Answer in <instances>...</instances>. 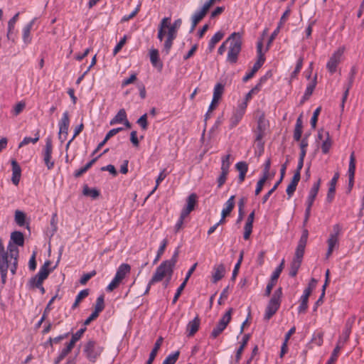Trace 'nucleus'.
Here are the masks:
<instances>
[{
	"mask_svg": "<svg viewBox=\"0 0 364 364\" xmlns=\"http://www.w3.org/2000/svg\"><path fill=\"white\" fill-rule=\"evenodd\" d=\"M224 91V85L221 83H217L214 87L213 96L214 101L220 100Z\"/></svg>",
	"mask_w": 364,
	"mask_h": 364,
	"instance_id": "49530a36",
	"label": "nucleus"
},
{
	"mask_svg": "<svg viewBox=\"0 0 364 364\" xmlns=\"http://www.w3.org/2000/svg\"><path fill=\"white\" fill-rule=\"evenodd\" d=\"M96 274V272L95 270L89 272V273H86V274H84L82 277L80 278V283L82 285H85L87 284V282L92 277H94L95 275Z\"/></svg>",
	"mask_w": 364,
	"mask_h": 364,
	"instance_id": "e2e57ef3",
	"label": "nucleus"
},
{
	"mask_svg": "<svg viewBox=\"0 0 364 364\" xmlns=\"http://www.w3.org/2000/svg\"><path fill=\"white\" fill-rule=\"evenodd\" d=\"M197 202V195L196 193L190 194L186 200V206L184 208L187 211L191 212L194 210Z\"/></svg>",
	"mask_w": 364,
	"mask_h": 364,
	"instance_id": "c85d7f7f",
	"label": "nucleus"
},
{
	"mask_svg": "<svg viewBox=\"0 0 364 364\" xmlns=\"http://www.w3.org/2000/svg\"><path fill=\"white\" fill-rule=\"evenodd\" d=\"M227 41H230V46L226 60L230 64H235L242 49V36L240 33L234 32L228 37Z\"/></svg>",
	"mask_w": 364,
	"mask_h": 364,
	"instance_id": "20e7f679",
	"label": "nucleus"
},
{
	"mask_svg": "<svg viewBox=\"0 0 364 364\" xmlns=\"http://www.w3.org/2000/svg\"><path fill=\"white\" fill-rule=\"evenodd\" d=\"M342 55L343 50L338 49L332 55V56L328 61L326 64V68L331 74L334 73L336 71V68L341 61V58Z\"/></svg>",
	"mask_w": 364,
	"mask_h": 364,
	"instance_id": "9d476101",
	"label": "nucleus"
},
{
	"mask_svg": "<svg viewBox=\"0 0 364 364\" xmlns=\"http://www.w3.org/2000/svg\"><path fill=\"white\" fill-rule=\"evenodd\" d=\"M225 268L223 264H220L214 267V273L213 274V282L216 283L220 280L225 274Z\"/></svg>",
	"mask_w": 364,
	"mask_h": 364,
	"instance_id": "5701e85b",
	"label": "nucleus"
},
{
	"mask_svg": "<svg viewBox=\"0 0 364 364\" xmlns=\"http://www.w3.org/2000/svg\"><path fill=\"white\" fill-rule=\"evenodd\" d=\"M270 167H271V159H270V158H269V159H267L266 160V161L264 164V168H263V171H262V176H267V178H269Z\"/></svg>",
	"mask_w": 364,
	"mask_h": 364,
	"instance_id": "69168bd1",
	"label": "nucleus"
},
{
	"mask_svg": "<svg viewBox=\"0 0 364 364\" xmlns=\"http://www.w3.org/2000/svg\"><path fill=\"white\" fill-rule=\"evenodd\" d=\"M267 176H262V178L257 181L256 189H255V195H259L262 191L264 184L267 180Z\"/></svg>",
	"mask_w": 364,
	"mask_h": 364,
	"instance_id": "0e129e2a",
	"label": "nucleus"
},
{
	"mask_svg": "<svg viewBox=\"0 0 364 364\" xmlns=\"http://www.w3.org/2000/svg\"><path fill=\"white\" fill-rule=\"evenodd\" d=\"M316 85V75L314 77V80L308 85L306 88L305 92L302 99L300 102L301 104L304 103L306 100H307L310 96L312 95Z\"/></svg>",
	"mask_w": 364,
	"mask_h": 364,
	"instance_id": "a878e982",
	"label": "nucleus"
},
{
	"mask_svg": "<svg viewBox=\"0 0 364 364\" xmlns=\"http://www.w3.org/2000/svg\"><path fill=\"white\" fill-rule=\"evenodd\" d=\"M243 114L242 112H238L236 110L233 112L230 119V129H232L236 127L238 123L241 121Z\"/></svg>",
	"mask_w": 364,
	"mask_h": 364,
	"instance_id": "7c9ffc66",
	"label": "nucleus"
},
{
	"mask_svg": "<svg viewBox=\"0 0 364 364\" xmlns=\"http://www.w3.org/2000/svg\"><path fill=\"white\" fill-rule=\"evenodd\" d=\"M53 153V144L50 137L46 139V145L43 151V161L48 170H50L54 166V161L51 160V155Z\"/></svg>",
	"mask_w": 364,
	"mask_h": 364,
	"instance_id": "6e6552de",
	"label": "nucleus"
},
{
	"mask_svg": "<svg viewBox=\"0 0 364 364\" xmlns=\"http://www.w3.org/2000/svg\"><path fill=\"white\" fill-rule=\"evenodd\" d=\"M109 151L108 149H106L105 150H104L103 153L100 154L98 156L94 158L93 159H92L91 161H90L88 163H87L85 164V166L80 168V169L78 170H76L74 173V176L75 178H79L80 176H81L83 173H85L90 168H91V166L95 163V161L98 159V158H100L103 154H105L107 153V151Z\"/></svg>",
	"mask_w": 364,
	"mask_h": 364,
	"instance_id": "dca6fc26",
	"label": "nucleus"
},
{
	"mask_svg": "<svg viewBox=\"0 0 364 364\" xmlns=\"http://www.w3.org/2000/svg\"><path fill=\"white\" fill-rule=\"evenodd\" d=\"M26 215L21 210H16L15 212V221L19 226H23L25 224Z\"/></svg>",
	"mask_w": 364,
	"mask_h": 364,
	"instance_id": "de8ad7c7",
	"label": "nucleus"
},
{
	"mask_svg": "<svg viewBox=\"0 0 364 364\" xmlns=\"http://www.w3.org/2000/svg\"><path fill=\"white\" fill-rule=\"evenodd\" d=\"M341 342V339H338L337 345L335 347V348L333 349V350L331 353V355L330 358L328 359V360L327 361L326 364H334L335 362L336 361L339 351H340L341 348H342L340 346Z\"/></svg>",
	"mask_w": 364,
	"mask_h": 364,
	"instance_id": "473e14b6",
	"label": "nucleus"
},
{
	"mask_svg": "<svg viewBox=\"0 0 364 364\" xmlns=\"http://www.w3.org/2000/svg\"><path fill=\"white\" fill-rule=\"evenodd\" d=\"M39 138H40V136H39V132H37L35 134V137L34 138L29 137V136H26V137L23 138L22 141L19 144L18 148H21V147H22V146H23L25 145H27L29 143L35 144V143H36L39 140Z\"/></svg>",
	"mask_w": 364,
	"mask_h": 364,
	"instance_id": "ea45409f",
	"label": "nucleus"
},
{
	"mask_svg": "<svg viewBox=\"0 0 364 364\" xmlns=\"http://www.w3.org/2000/svg\"><path fill=\"white\" fill-rule=\"evenodd\" d=\"M225 33L222 31H219L215 33V35L211 38L208 43V51L210 53L213 50L215 44L218 43L224 36Z\"/></svg>",
	"mask_w": 364,
	"mask_h": 364,
	"instance_id": "393cba45",
	"label": "nucleus"
},
{
	"mask_svg": "<svg viewBox=\"0 0 364 364\" xmlns=\"http://www.w3.org/2000/svg\"><path fill=\"white\" fill-rule=\"evenodd\" d=\"M281 183V180H278L276 183L274 185L272 188L263 196L262 198V203H265L268 199L269 198L270 196L276 191V189L278 188L279 185Z\"/></svg>",
	"mask_w": 364,
	"mask_h": 364,
	"instance_id": "4d7b16f0",
	"label": "nucleus"
},
{
	"mask_svg": "<svg viewBox=\"0 0 364 364\" xmlns=\"http://www.w3.org/2000/svg\"><path fill=\"white\" fill-rule=\"evenodd\" d=\"M32 24H27L23 29V41L26 44H28L31 41V30Z\"/></svg>",
	"mask_w": 364,
	"mask_h": 364,
	"instance_id": "c03bdc74",
	"label": "nucleus"
},
{
	"mask_svg": "<svg viewBox=\"0 0 364 364\" xmlns=\"http://www.w3.org/2000/svg\"><path fill=\"white\" fill-rule=\"evenodd\" d=\"M308 301L309 299L301 296L300 298V305L298 307V313L302 314L305 313L308 309Z\"/></svg>",
	"mask_w": 364,
	"mask_h": 364,
	"instance_id": "6e6d98bb",
	"label": "nucleus"
},
{
	"mask_svg": "<svg viewBox=\"0 0 364 364\" xmlns=\"http://www.w3.org/2000/svg\"><path fill=\"white\" fill-rule=\"evenodd\" d=\"M308 237L309 231L307 229L304 228L302 230L301 236L299 240L297 247L296 248L294 258L291 262L289 275L291 277H294L296 276L298 270L300 268V266L303 260Z\"/></svg>",
	"mask_w": 364,
	"mask_h": 364,
	"instance_id": "f257e3e1",
	"label": "nucleus"
},
{
	"mask_svg": "<svg viewBox=\"0 0 364 364\" xmlns=\"http://www.w3.org/2000/svg\"><path fill=\"white\" fill-rule=\"evenodd\" d=\"M83 195L90 196L93 199L100 196V191L97 188H90L87 185H85L82 191Z\"/></svg>",
	"mask_w": 364,
	"mask_h": 364,
	"instance_id": "2f4dec72",
	"label": "nucleus"
},
{
	"mask_svg": "<svg viewBox=\"0 0 364 364\" xmlns=\"http://www.w3.org/2000/svg\"><path fill=\"white\" fill-rule=\"evenodd\" d=\"M326 139L323 141L321 145V150L323 154H327L331 146V141L329 137V133L326 132Z\"/></svg>",
	"mask_w": 364,
	"mask_h": 364,
	"instance_id": "8fccbe9b",
	"label": "nucleus"
},
{
	"mask_svg": "<svg viewBox=\"0 0 364 364\" xmlns=\"http://www.w3.org/2000/svg\"><path fill=\"white\" fill-rule=\"evenodd\" d=\"M235 196H231L225 203V207L221 212V215H223V218L228 216L233 210L235 207Z\"/></svg>",
	"mask_w": 364,
	"mask_h": 364,
	"instance_id": "aec40b11",
	"label": "nucleus"
},
{
	"mask_svg": "<svg viewBox=\"0 0 364 364\" xmlns=\"http://www.w3.org/2000/svg\"><path fill=\"white\" fill-rule=\"evenodd\" d=\"M235 168L239 173H247L248 171V165L245 161L237 162L235 165Z\"/></svg>",
	"mask_w": 364,
	"mask_h": 364,
	"instance_id": "774afa93",
	"label": "nucleus"
},
{
	"mask_svg": "<svg viewBox=\"0 0 364 364\" xmlns=\"http://www.w3.org/2000/svg\"><path fill=\"white\" fill-rule=\"evenodd\" d=\"M163 340L164 339L161 336H160L156 340V341L154 344V346L149 354V359L146 361V364H152L153 361L154 360V359L157 355L158 350H159V348L162 344Z\"/></svg>",
	"mask_w": 364,
	"mask_h": 364,
	"instance_id": "6ab92c4d",
	"label": "nucleus"
},
{
	"mask_svg": "<svg viewBox=\"0 0 364 364\" xmlns=\"http://www.w3.org/2000/svg\"><path fill=\"white\" fill-rule=\"evenodd\" d=\"M59 126V139L61 141L65 139L68 135L69 126L58 124Z\"/></svg>",
	"mask_w": 364,
	"mask_h": 364,
	"instance_id": "bf43d9fd",
	"label": "nucleus"
},
{
	"mask_svg": "<svg viewBox=\"0 0 364 364\" xmlns=\"http://www.w3.org/2000/svg\"><path fill=\"white\" fill-rule=\"evenodd\" d=\"M9 269V255L5 251L2 240L0 238V273L2 284L6 282L7 272Z\"/></svg>",
	"mask_w": 364,
	"mask_h": 364,
	"instance_id": "0eeeda50",
	"label": "nucleus"
},
{
	"mask_svg": "<svg viewBox=\"0 0 364 364\" xmlns=\"http://www.w3.org/2000/svg\"><path fill=\"white\" fill-rule=\"evenodd\" d=\"M321 107H318L314 110V112L313 113V116L311 117V126L313 129L316 128V123L318 121V117L321 112Z\"/></svg>",
	"mask_w": 364,
	"mask_h": 364,
	"instance_id": "052dcab7",
	"label": "nucleus"
},
{
	"mask_svg": "<svg viewBox=\"0 0 364 364\" xmlns=\"http://www.w3.org/2000/svg\"><path fill=\"white\" fill-rule=\"evenodd\" d=\"M131 270V267L129 264L123 263L119 265L118 269H117V272L115 274V277L122 281V279L126 277V275L129 273Z\"/></svg>",
	"mask_w": 364,
	"mask_h": 364,
	"instance_id": "412c9836",
	"label": "nucleus"
},
{
	"mask_svg": "<svg viewBox=\"0 0 364 364\" xmlns=\"http://www.w3.org/2000/svg\"><path fill=\"white\" fill-rule=\"evenodd\" d=\"M354 318H348L345 325V328L343 331L342 336L339 338L341 339L340 346L343 347L344 344L348 341L350 334L351 333V329L354 323Z\"/></svg>",
	"mask_w": 364,
	"mask_h": 364,
	"instance_id": "f8f14e48",
	"label": "nucleus"
},
{
	"mask_svg": "<svg viewBox=\"0 0 364 364\" xmlns=\"http://www.w3.org/2000/svg\"><path fill=\"white\" fill-rule=\"evenodd\" d=\"M86 329V327H83L79 329L76 333H73L69 343L74 346L75 343L81 338Z\"/></svg>",
	"mask_w": 364,
	"mask_h": 364,
	"instance_id": "a18cd8bd",
	"label": "nucleus"
},
{
	"mask_svg": "<svg viewBox=\"0 0 364 364\" xmlns=\"http://www.w3.org/2000/svg\"><path fill=\"white\" fill-rule=\"evenodd\" d=\"M284 259H282L280 264L273 272V273L271 276V279L266 287V289H265V292H264L265 296H269V295L271 294V291H272L274 286L276 284L281 272H282V269L284 267Z\"/></svg>",
	"mask_w": 364,
	"mask_h": 364,
	"instance_id": "1a4fd4ad",
	"label": "nucleus"
},
{
	"mask_svg": "<svg viewBox=\"0 0 364 364\" xmlns=\"http://www.w3.org/2000/svg\"><path fill=\"white\" fill-rule=\"evenodd\" d=\"M88 295H89V289H86L81 290L77 295V296L75 298V301L72 306V309H75L78 306V304L81 301V300L85 299V297H87Z\"/></svg>",
	"mask_w": 364,
	"mask_h": 364,
	"instance_id": "58836bf2",
	"label": "nucleus"
},
{
	"mask_svg": "<svg viewBox=\"0 0 364 364\" xmlns=\"http://www.w3.org/2000/svg\"><path fill=\"white\" fill-rule=\"evenodd\" d=\"M104 295L102 294L97 297L96 300V304L95 306V311L93 312L96 313L99 315V314L102 311L105 309V299Z\"/></svg>",
	"mask_w": 364,
	"mask_h": 364,
	"instance_id": "e433bc0d",
	"label": "nucleus"
},
{
	"mask_svg": "<svg viewBox=\"0 0 364 364\" xmlns=\"http://www.w3.org/2000/svg\"><path fill=\"white\" fill-rule=\"evenodd\" d=\"M44 279H40V277H38V274H36L34 277H32L28 282V285L30 288H36V287H40L41 284H43Z\"/></svg>",
	"mask_w": 364,
	"mask_h": 364,
	"instance_id": "a19ab883",
	"label": "nucleus"
},
{
	"mask_svg": "<svg viewBox=\"0 0 364 364\" xmlns=\"http://www.w3.org/2000/svg\"><path fill=\"white\" fill-rule=\"evenodd\" d=\"M206 14L207 11L203 8L196 11L191 17L192 23H198L203 18Z\"/></svg>",
	"mask_w": 364,
	"mask_h": 364,
	"instance_id": "4c0bfd02",
	"label": "nucleus"
},
{
	"mask_svg": "<svg viewBox=\"0 0 364 364\" xmlns=\"http://www.w3.org/2000/svg\"><path fill=\"white\" fill-rule=\"evenodd\" d=\"M255 142L257 144V148L263 150L264 142L262 141V139L265 136L266 132L255 130Z\"/></svg>",
	"mask_w": 364,
	"mask_h": 364,
	"instance_id": "f704fd0d",
	"label": "nucleus"
},
{
	"mask_svg": "<svg viewBox=\"0 0 364 364\" xmlns=\"http://www.w3.org/2000/svg\"><path fill=\"white\" fill-rule=\"evenodd\" d=\"M11 166H12V178L11 181L14 185H18L20 181L21 176V168L18 164V162L15 159L11 160Z\"/></svg>",
	"mask_w": 364,
	"mask_h": 364,
	"instance_id": "4468645a",
	"label": "nucleus"
},
{
	"mask_svg": "<svg viewBox=\"0 0 364 364\" xmlns=\"http://www.w3.org/2000/svg\"><path fill=\"white\" fill-rule=\"evenodd\" d=\"M104 348L97 344L94 340H89L85 345L83 352L86 358L92 363H95Z\"/></svg>",
	"mask_w": 364,
	"mask_h": 364,
	"instance_id": "39448f33",
	"label": "nucleus"
},
{
	"mask_svg": "<svg viewBox=\"0 0 364 364\" xmlns=\"http://www.w3.org/2000/svg\"><path fill=\"white\" fill-rule=\"evenodd\" d=\"M179 26L180 24H160L157 38L160 41H162L164 37H166L163 50L166 54H168L170 52L173 41L177 36Z\"/></svg>",
	"mask_w": 364,
	"mask_h": 364,
	"instance_id": "7ed1b4c3",
	"label": "nucleus"
},
{
	"mask_svg": "<svg viewBox=\"0 0 364 364\" xmlns=\"http://www.w3.org/2000/svg\"><path fill=\"white\" fill-rule=\"evenodd\" d=\"M18 246H23L24 244L23 234L20 231H14L11 234L10 241Z\"/></svg>",
	"mask_w": 364,
	"mask_h": 364,
	"instance_id": "b1692460",
	"label": "nucleus"
},
{
	"mask_svg": "<svg viewBox=\"0 0 364 364\" xmlns=\"http://www.w3.org/2000/svg\"><path fill=\"white\" fill-rule=\"evenodd\" d=\"M136 123L141 127L143 130H146L148 127L147 114L145 113L137 119Z\"/></svg>",
	"mask_w": 364,
	"mask_h": 364,
	"instance_id": "13d9d810",
	"label": "nucleus"
},
{
	"mask_svg": "<svg viewBox=\"0 0 364 364\" xmlns=\"http://www.w3.org/2000/svg\"><path fill=\"white\" fill-rule=\"evenodd\" d=\"M302 128H303V122H302V114L297 118L295 128L294 130V139L296 141L301 140V134H302Z\"/></svg>",
	"mask_w": 364,
	"mask_h": 364,
	"instance_id": "a211bd4d",
	"label": "nucleus"
},
{
	"mask_svg": "<svg viewBox=\"0 0 364 364\" xmlns=\"http://www.w3.org/2000/svg\"><path fill=\"white\" fill-rule=\"evenodd\" d=\"M150 61L154 67L161 69L163 63L159 59V51L157 49L150 50Z\"/></svg>",
	"mask_w": 364,
	"mask_h": 364,
	"instance_id": "4be33fe9",
	"label": "nucleus"
},
{
	"mask_svg": "<svg viewBox=\"0 0 364 364\" xmlns=\"http://www.w3.org/2000/svg\"><path fill=\"white\" fill-rule=\"evenodd\" d=\"M337 243H338V238L336 237V235H330V237L328 240V250L326 252L327 258L332 254L333 249Z\"/></svg>",
	"mask_w": 364,
	"mask_h": 364,
	"instance_id": "c9c22d12",
	"label": "nucleus"
},
{
	"mask_svg": "<svg viewBox=\"0 0 364 364\" xmlns=\"http://www.w3.org/2000/svg\"><path fill=\"white\" fill-rule=\"evenodd\" d=\"M308 146V140L307 136H304L301 140L300 143V154L299 157L301 158H305L306 154V147Z\"/></svg>",
	"mask_w": 364,
	"mask_h": 364,
	"instance_id": "603ef678",
	"label": "nucleus"
},
{
	"mask_svg": "<svg viewBox=\"0 0 364 364\" xmlns=\"http://www.w3.org/2000/svg\"><path fill=\"white\" fill-rule=\"evenodd\" d=\"M355 159L354 152H352L350 156V161H349V166H348V185L350 187H352L353 186L354 183V176H355Z\"/></svg>",
	"mask_w": 364,
	"mask_h": 364,
	"instance_id": "2eb2a0df",
	"label": "nucleus"
},
{
	"mask_svg": "<svg viewBox=\"0 0 364 364\" xmlns=\"http://www.w3.org/2000/svg\"><path fill=\"white\" fill-rule=\"evenodd\" d=\"M127 118V113L124 109H121L119 110L117 114L112 118L109 122L110 125H114L116 124H120L124 122Z\"/></svg>",
	"mask_w": 364,
	"mask_h": 364,
	"instance_id": "bb28decb",
	"label": "nucleus"
},
{
	"mask_svg": "<svg viewBox=\"0 0 364 364\" xmlns=\"http://www.w3.org/2000/svg\"><path fill=\"white\" fill-rule=\"evenodd\" d=\"M262 47L263 42L262 40H259L257 43V60L255 63L252 70L246 74L242 78L243 82L248 81L250 78H252L254 75L258 71V70L262 66L265 61L264 54L262 53Z\"/></svg>",
	"mask_w": 364,
	"mask_h": 364,
	"instance_id": "423d86ee",
	"label": "nucleus"
},
{
	"mask_svg": "<svg viewBox=\"0 0 364 364\" xmlns=\"http://www.w3.org/2000/svg\"><path fill=\"white\" fill-rule=\"evenodd\" d=\"M122 281L117 279V277H114L112 282L107 287L106 290L107 291H112L114 289H116Z\"/></svg>",
	"mask_w": 364,
	"mask_h": 364,
	"instance_id": "338daca9",
	"label": "nucleus"
},
{
	"mask_svg": "<svg viewBox=\"0 0 364 364\" xmlns=\"http://www.w3.org/2000/svg\"><path fill=\"white\" fill-rule=\"evenodd\" d=\"M200 318L196 316L193 320L190 321L186 326L187 336L192 337L198 331L200 326Z\"/></svg>",
	"mask_w": 364,
	"mask_h": 364,
	"instance_id": "ddd939ff",
	"label": "nucleus"
},
{
	"mask_svg": "<svg viewBox=\"0 0 364 364\" xmlns=\"http://www.w3.org/2000/svg\"><path fill=\"white\" fill-rule=\"evenodd\" d=\"M320 184H321V179L319 178L316 183H314L313 186L311 187V188L309 191V196H308V198L315 200V198L318 194V192L319 191Z\"/></svg>",
	"mask_w": 364,
	"mask_h": 364,
	"instance_id": "37998d69",
	"label": "nucleus"
},
{
	"mask_svg": "<svg viewBox=\"0 0 364 364\" xmlns=\"http://www.w3.org/2000/svg\"><path fill=\"white\" fill-rule=\"evenodd\" d=\"M268 127L269 122L265 119L264 114H261L257 120V126L256 130L266 132Z\"/></svg>",
	"mask_w": 364,
	"mask_h": 364,
	"instance_id": "c756f323",
	"label": "nucleus"
},
{
	"mask_svg": "<svg viewBox=\"0 0 364 364\" xmlns=\"http://www.w3.org/2000/svg\"><path fill=\"white\" fill-rule=\"evenodd\" d=\"M7 250H8L7 252H8L9 257L11 258V259H15V258L18 259V250L15 244L12 243L11 242H9L8 247H7Z\"/></svg>",
	"mask_w": 364,
	"mask_h": 364,
	"instance_id": "72a5a7b5",
	"label": "nucleus"
},
{
	"mask_svg": "<svg viewBox=\"0 0 364 364\" xmlns=\"http://www.w3.org/2000/svg\"><path fill=\"white\" fill-rule=\"evenodd\" d=\"M221 169V173L218 178L217 182H218V188H220L225 183L227 178V176L228 174L229 170L223 168Z\"/></svg>",
	"mask_w": 364,
	"mask_h": 364,
	"instance_id": "09e8293b",
	"label": "nucleus"
},
{
	"mask_svg": "<svg viewBox=\"0 0 364 364\" xmlns=\"http://www.w3.org/2000/svg\"><path fill=\"white\" fill-rule=\"evenodd\" d=\"M179 251L177 248L170 259L165 260L156 268L155 273L151 279V283L161 282L165 276H172L174 267L178 261Z\"/></svg>",
	"mask_w": 364,
	"mask_h": 364,
	"instance_id": "f03ea898",
	"label": "nucleus"
},
{
	"mask_svg": "<svg viewBox=\"0 0 364 364\" xmlns=\"http://www.w3.org/2000/svg\"><path fill=\"white\" fill-rule=\"evenodd\" d=\"M280 301H277L271 298L265 310L264 318L269 320L271 317L277 311L280 306Z\"/></svg>",
	"mask_w": 364,
	"mask_h": 364,
	"instance_id": "9b49d317",
	"label": "nucleus"
},
{
	"mask_svg": "<svg viewBox=\"0 0 364 364\" xmlns=\"http://www.w3.org/2000/svg\"><path fill=\"white\" fill-rule=\"evenodd\" d=\"M250 338V334H245L242 337V341L240 343V347L237 348L235 354V363H238L241 359L242 354L243 353V350L247 346L249 340Z\"/></svg>",
	"mask_w": 364,
	"mask_h": 364,
	"instance_id": "f3484780",
	"label": "nucleus"
},
{
	"mask_svg": "<svg viewBox=\"0 0 364 364\" xmlns=\"http://www.w3.org/2000/svg\"><path fill=\"white\" fill-rule=\"evenodd\" d=\"M232 312V309L230 308L220 319L219 323H222L227 327L228 324L230 323L231 320V314Z\"/></svg>",
	"mask_w": 364,
	"mask_h": 364,
	"instance_id": "864d4df0",
	"label": "nucleus"
},
{
	"mask_svg": "<svg viewBox=\"0 0 364 364\" xmlns=\"http://www.w3.org/2000/svg\"><path fill=\"white\" fill-rule=\"evenodd\" d=\"M50 264V262L47 260L45 262L43 265L40 268L39 272L37 273L38 277H40V279H46L48 277L50 269H48V267Z\"/></svg>",
	"mask_w": 364,
	"mask_h": 364,
	"instance_id": "cd10ccee",
	"label": "nucleus"
},
{
	"mask_svg": "<svg viewBox=\"0 0 364 364\" xmlns=\"http://www.w3.org/2000/svg\"><path fill=\"white\" fill-rule=\"evenodd\" d=\"M167 244H168L167 240L166 239L163 240V241L161 242V244L157 251L156 257L155 259L154 260V263H156L159 259V258L161 257V255L164 254Z\"/></svg>",
	"mask_w": 364,
	"mask_h": 364,
	"instance_id": "5fc2aeb1",
	"label": "nucleus"
},
{
	"mask_svg": "<svg viewBox=\"0 0 364 364\" xmlns=\"http://www.w3.org/2000/svg\"><path fill=\"white\" fill-rule=\"evenodd\" d=\"M226 326L222 323H218L216 326L213 329L210 336L213 338H217L225 329Z\"/></svg>",
	"mask_w": 364,
	"mask_h": 364,
	"instance_id": "3c124183",
	"label": "nucleus"
},
{
	"mask_svg": "<svg viewBox=\"0 0 364 364\" xmlns=\"http://www.w3.org/2000/svg\"><path fill=\"white\" fill-rule=\"evenodd\" d=\"M323 333L319 332L317 333H314L311 338V342L314 343L316 346H320L323 343Z\"/></svg>",
	"mask_w": 364,
	"mask_h": 364,
	"instance_id": "680f3d73",
	"label": "nucleus"
},
{
	"mask_svg": "<svg viewBox=\"0 0 364 364\" xmlns=\"http://www.w3.org/2000/svg\"><path fill=\"white\" fill-rule=\"evenodd\" d=\"M179 350L169 354L163 361L162 364H175L179 357Z\"/></svg>",
	"mask_w": 364,
	"mask_h": 364,
	"instance_id": "79ce46f5",
	"label": "nucleus"
}]
</instances>
